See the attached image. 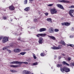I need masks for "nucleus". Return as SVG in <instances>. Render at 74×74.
Masks as SVG:
<instances>
[{"instance_id": "obj_1", "label": "nucleus", "mask_w": 74, "mask_h": 74, "mask_svg": "<svg viewBox=\"0 0 74 74\" xmlns=\"http://www.w3.org/2000/svg\"><path fill=\"white\" fill-rule=\"evenodd\" d=\"M51 14H57V10L55 8L51 9Z\"/></svg>"}, {"instance_id": "obj_2", "label": "nucleus", "mask_w": 74, "mask_h": 74, "mask_svg": "<svg viewBox=\"0 0 74 74\" xmlns=\"http://www.w3.org/2000/svg\"><path fill=\"white\" fill-rule=\"evenodd\" d=\"M8 41V38L7 37H4L2 39V42L3 43L7 42Z\"/></svg>"}, {"instance_id": "obj_3", "label": "nucleus", "mask_w": 74, "mask_h": 74, "mask_svg": "<svg viewBox=\"0 0 74 74\" xmlns=\"http://www.w3.org/2000/svg\"><path fill=\"white\" fill-rule=\"evenodd\" d=\"M62 48V46L60 45H59L58 47H54L52 48L53 49H60Z\"/></svg>"}, {"instance_id": "obj_4", "label": "nucleus", "mask_w": 74, "mask_h": 74, "mask_svg": "<svg viewBox=\"0 0 74 74\" xmlns=\"http://www.w3.org/2000/svg\"><path fill=\"white\" fill-rule=\"evenodd\" d=\"M73 12H74V10H70L69 11V14L72 17H74V16L72 14V13H73Z\"/></svg>"}, {"instance_id": "obj_5", "label": "nucleus", "mask_w": 74, "mask_h": 74, "mask_svg": "<svg viewBox=\"0 0 74 74\" xmlns=\"http://www.w3.org/2000/svg\"><path fill=\"white\" fill-rule=\"evenodd\" d=\"M59 2L60 3H69L70 2L68 1H66L65 0H59Z\"/></svg>"}, {"instance_id": "obj_6", "label": "nucleus", "mask_w": 74, "mask_h": 74, "mask_svg": "<svg viewBox=\"0 0 74 74\" xmlns=\"http://www.w3.org/2000/svg\"><path fill=\"white\" fill-rule=\"evenodd\" d=\"M57 6L58 7V8L62 9V10H64V8H63V5L61 4H58L57 5Z\"/></svg>"}, {"instance_id": "obj_7", "label": "nucleus", "mask_w": 74, "mask_h": 74, "mask_svg": "<svg viewBox=\"0 0 74 74\" xmlns=\"http://www.w3.org/2000/svg\"><path fill=\"white\" fill-rule=\"evenodd\" d=\"M42 41H43V38L42 37H40L39 38V43L40 44H42Z\"/></svg>"}, {"instance_id": "obj_8", "label": "nucleus", "mask_w": 74, "mask_h": 74, "mask_svg": "<svg viewBox=\"0 0 74 74\" xmlns=\"http://www.w3.org/2000/svg\"><path fill=\"white\" fill-rule=\"evenodd\" d=\"M23 74H31V72L28 71L27 70H24L23 71Z\"/></svg>"}, {"instance_id": "obj_9", "label": "nucleus", "mask_w": 74, "mask_h": 74, "mask_svg": "<svg viewBox=\"0 0 74 74\" xmlns=\"http://www.w3.org/2000/svg\"><path fill=\"white\" fill-rule=\"evenodd\" d=\"M21 49H15L14 50V52H16V53H17L18 52H21Z\"/></svg>"}, {"instance_id": "obj_10", "label": "nucleus", "mask_w": 74, "mask_h": 74, "mask_svg": "<svg viewBox=\"0 0 74 74\" xmlns=\"http://www.w3.org/2000/svg\"><path fill=\"white\" fill-rule=\"evenodd\" d=\"M11 67H13L14 68H16V67H21V65H10Z\"/></svg>"}, {"instance_id": "obj_11", "label": "nucleus", "mask_w": 74, "mask_h": 74, "mask_svg": "<svg viewBox=\"0 0 74 74\" xmlns=\"http://www.w3.org/2000/svg\"><path fill=\"white\" fill-rule=\"evenodd\" d=\"M47 30V29L45 28H42L40 29L39 30L40 32H45Z\"/></svg>"}, {"instance_id": "obj_12", "label": "nucleus", "mask_w": 74, "mask_h": 74, "mask_svg": "<svg viewBox=\"0 0 74 74\" xmlns=\"http://www.w3.org/2000/svg\"><path fill=\"white\" fill-rule=\"evenodd\" d=\"M9 9L11 11H13L15 9V8L13 5H11L9 7Z\"/></svg>"}, {"instance_id": "obj_13", "label": "nucleus", "mask_w": 74, "mask_h": 74, "mask_svg": "<svg viewBox=\"0 0 74 74\" xmlns=\"http://www.w3.org/2000/svg\"><path fill=\"white\" fill-rule=\"evenodd\" d=\"M65 72H66V73L70 72V69H69L68 67H65Z\"/></svg>"}, {"instance_id": "obj_14", "label": "nucleus", "mask_w": 74, "mask_h": 74, "mask_svg": "<svg viewBox=\"0 0 74 74\" xmlns=\"http://www.w3.org/2000/svg\"><path fill=\"white\" fill-rule=\"evenodd\" d=\"M47 36L48 37H49L51 38V39H52V40H56V38L54 36H50L49 35H47Z\"/></svg>"}, {"instance_id": "obj_15", "label": "nucleus", "mask_w": 74, "mask_h": 74, "mask_svg": "<svg viewBox=\"0 0 74 74\" xmlns=\"http://www.w3.org/2000/svg\"><path fill=\"white\" fill-rule=\"evenodd\" d=\"M65 67H64L63 68L60 67V70L61 71H62V72L63 73L64 71H65Z\"/></svg>"}, {"instance_id": "obj_16", "label": "nucleus", "mask_w": 74, "mask_h": 74, "mask_svg": "<svg viewBox=\"0 0 74 74\" xmlns=\"http://www.w3.org/2000/svg\"><path fill=\"white\" fill-rule=\"evenodd\" d=\"M30 7H27L24 9V10L25 11L28 12L30 10Z\"/></svg>"}, {"instance_id": "obj_17", "label": "nucleus", "mask_w": 74, "mask_h": 74, "mask_svg": "<svg viewBox=\"0 0 74 74\" xmlns=\"http://www.w3.org/2000/svg\"><path fill=\"white\" fill-rule=\"evenodd\" d=\"M49 31L50 33H54V31H53V29L52 28H51Z\"/></svg>"}, {"instance_id": "obj_18", "label": "nucleus", "mask_w": 74, "mask_h": 74, "mask_svg": "<svg viewBox=\"0 0 74 74\" xmlns=\"http://www.w3.org/2000/svg\"><path fill=\"white\" fill-rule=\"evenodd\" d=\"M47 21L50 23H52V19L51 18H48L47 19Z\"/></svg>"}, {"instance_id": "obj_19", "label": "nucleus", "mask_w": 74, "mask_h": 74, "mask_svg": "<svg viewBox=\"0 0 74 74\" xmlns=\"http://www.w3.org/2000/svg\"><path fill=\"white\" fill-rule=\"evenodd\" d=\"M10 48V46H7L6 47H4L3 49V50H5V49H7L8 48Z\"/></svg>"}, {"instance_id": "obj_20", "label": "nucleus", "mask_w": 74, "mask_h": 74, "mask_svg": "<svg viewBox=\"0 0 74 74\" xmlns=\"http://www.w3.org/2000/svg\"><path fill=\"white\" fill-rule=\"evenodd\" d=\"M11 72H12V73H17L18 71L15 70H10Z\"/></svg>"}, {"instance_id": "obj_21", "label": "nucleus", "mask_w": 74, "mask_h": 74, "mask_svg": "<svg viewBox=\"0 0 74 74\" xmlns=\"http://www.w3.org/2000/svg\"><path fill=\"white\" fill-rule=\"evenodd\" d=\"M23 62H18V61H17V64H23Z\"/></svg>"}, {"instance_id": "obj_22", "label": "nucleus", "mask_w": 74, "mask_h": 74, "mask_svg": "<svg viewBox=\"0 0 74 74\" xmlns=\"http://www.w3.org/2000/svg\"><path fill=\"white\" fill-rule=\"evenodd\" d=\"M17 61H13L10 63V64H17Z\"/></svg>"}, {"instance_id": "obj_23", "label": "nucleus", "mask_w": 74, "mask_h": 74, "mask_svg": "<svg viewBox=\"0 0 74 74\" xmlns=\"http://www.w3.org/2000/svg\"><path fill=\"white\" fill-rule=\"evenodd\" d=\"M61 44H62L63 45H66L65 42L63 40H62L61 41Z\"/></svg>"}, {"instance_id": "obj_24", "label": "nucleus", "mask_w": 74, "mask_h": 74, "mask_svg": "<svg viewBox=\"0 0 74 74\" xmlns=\"http://www.w3.org/2000/svg\"><path fill=\"white\" fill-rule=\"evenodd\" d=\"M65 26H69V25H70V23H65Z\"/></svg>"}, {"instance_id": "obj_25", "label": "nucleus", "mask_w": 74, "mask_h": 74, "mask_svg": "<svg viewBox=\"0 0 74 74\" xmlns=\"http://www.w3.org/2000/svg\"><path fill=\"white\" fill-rule=\"evenodd\" d=\"M46 35L45 34H41V37H45Z\"/></svg>"}, {"instance_id": "obj_26", "label": "nucleus", "mask_w": 74, "mask_h": 74, "mask_svg": "<svg viewBox=\"0 0 74 74\" xmlns=\"http://www.w3.org/2000/svg\"><path fill=\"white\" fill-rule=\"evenodd\" d=\"M36 36L37 37H40V36L41 37V34H38L36 35Z\"/></svg>"}, {"instance_id": "obj_27", "label": "nucleus", "mask_w": 74, "mask_h": 74, "mask_svg": "<svg viewBox=\"0 0 74 74\" xmlns=\"http://www.w3.org/2000/svg\"><path fill=\"white\" fill-rule=\"evenodd\" d=\"M63 64H66V65H67V66H69V64L67 63H66V62L63 61Z\"/></svg>"}, {"instance_id": "obj_28", "label": "nucleus", "mask_w": 74, "mask_h": 74, "mask_svg": "<svg viewBox=\"0 0 74 74\" xmlns=\"http://www.w3.org/2000/svg\"><path fill=\"white\" fill-rule=\"evenodd\" d=\"M25 53H26V52H22L20 53V55H24Z\"/></svg>"}, {"instance_id": "obj_29", "label": "nucleus", "mask_w": 74, "mask_h": 74, "mask_svg": "<svg viewBox=\"0 0 74 74\" xmlns=\"http://www.w3.org/2000/svg\"><path fill=\"white\" fill-rule=\"evenodd\" d=\"M38 63L37 62H35L34 63H33L32 64L33 66H35L36 65H37L38 64Z\"/></svg>"}, {"instance_id": "obj_30", "label": "nucleus", "mask_w": 74, "mask_h": 74, "mask_svg": "<svg viewBox=\"0 0 74 74\" xmlns=\"http://www.w3.org/2000/svg\"><path fill=\"white\" fill-rule=\"evenodd\" d=\"M7 51H8V52H9V53H11V50H10L7 49Z\"/></svg>"}, {"instance_id": "obj_31", "label": "nucleus", "mask_w": 74, "mask_h": 74, "mask_svg": "<svg viewBox=\"0 0 74 74\" xmlns=\"http://www.w3.org/2000/svg\"><path fill=\"white\" fill-rule=\"evenodd\" d=\"M27 0H25L24 1V3L25 4H27Z\"/></svg>"}, {"instance_id": "obj_32", "label": "nucleus", "mask_w": 74, "mask_h": 74, "mask_svg": "<svg viewBox=\"0 0 74 74\" xmlns=\"http://www.w3.org/2000/svg\"><path fill=\"white\" fill-rule=\"evenodd\" d=\"M45 54L43 53H42L40 54L41 56H44Z\"/></svg>"}, {"instance_id": "obj_33", "label": "nucleus", "mask_w": 74, "mask_h": 74, "mask_svg": "<svg viewBox=\"0 0 74 74\" xmlns=\"http://www.w3.org/2000/svg\"><path fill=\"white\" fill-rule=\"evenodd\" d=\"M33 56L35 59H36L37 58L36 57V56H35V54H33Z\"/></svg>"}, {"instance_id": "obj_34", "label": "nucleus", "mask_w": 74, "mask_h": 74, "mask_svg": "<svg viewBox=\"0 0 74 74\" xmlns=\"http://www.w3.org/2000/svg\"><path fill=\"white\" fill-rule=\"evenodd\" d=\"M54 31L55 32H59V29H54Z\"/></svg>"}, {"instance_id": "obj_35", "label": "nucleus", "mask_w": 74, "mask_h": 74, "mask_svg": "<svg viewBox=\"0 0 74 74\" xmlns=\"http://www.w3.org/2000/svg\"><path fill=\"white\" fill-rule=\"evenodd\" d=\"M53 5V4H49L47 5L48 6H49V7H51V6H52Z\"/></svg>"}, {"instance_id": "obj_36", "label": "nucleus", "mask_w": 74, "mask_h": 74, "mask_svg": "<svg viewBox=\"0 0 74 74\" xmlns=\"http://www.w3.org/2000/svg\"><path fill=\"white\" fill-rule=\"evenodd\" d=\"M69 8H74V6H71L69 7Z\"/></svg>"}, {"instance_id": "obj_37", "label": "nucleus", "mask_w": 74, "mask_h": 74, "mask_svg": "<svg viewBox=\"0 0 74 74\" xmlns=\"http://www.w3.org/2000/svg\"><path fill=\"white\" fill-rule=\"evenodd\" d=\"M62 65L61 64H58L57 65V67H61L62 66Z\"/></svg>"}, {"instance_id": "obj_38", "label": "nucleus", "mask_w": 74, "mask_h": 74, "mask_svg": "<svg viewBox=\"0 0 74 74\" xmlns=\"http://www.w3.org/2000/svg\"><path fill=\"white\" fill-rule=\"evenodd\" d=\"M44 14L46 16H48V14H49V13L48 12H46Z\"/></svg>"}, {"instance_id": "obj_39", "label": "nucleus", "mask_w": 74, "mask_h": 74, "mask_svg": "<svg viewBox=\"0 0 74 74\" xmlns=\"http://www.w3.org/2000/svg\"><path fill=\"white\" fill-rule=\"evenodd\" d=\"M24 64H28V62H23Z\"/></svg>"}, {"instance_id": "obj_40", "label": "nucleus", "mask_w": 74, "mask_h": 74, "mask_svg": "<svg viewBox=\"0 0 74 74\" xmlns=\"http://www.w3.org/2000/svg\"><path fill=\"white\" fill-rule=\"evenodd\" d=\"M34 22H37V19H35L34 20Z\"/></svg>"}, {"instance_id": "obj_41", "label": "nucleus", "mask_w": 74, "mask_h": 74, "mask_svg": "<svg viewBox=\"0 0 74 74\" xmlns=\"http://www.w3.org/2000/svg\"><path fill=\"white\" fill-rule=\"evenodd\" d=\"M70 47H74V45H70Z\"/></svg>"}, {"instance_id": "obj_42", "label": "nucleus", "mask_w": 74, "mask_h": 74, "mask_svg": "<svg viewBox=\"0 0 74 74\" xmlns=\"http://www.w3.org/2000/svg\"><path fill=\"white\" fill-rule=\"evenodd\" d=\"M67 59H68V60H69V61L71 60V58L70 57L68 58H67Z\"/></svg>"}, {"instance_id": "obj_43", "label": "nucleus", "mask_w": 74, "mask_h": 74, "mask_svg": "<svg viewBox=\"0 0 74 74\" xmlns=\"http://www.w3.org/2000/svg\"><path fill=\"white\" fill-rule=\"evenodd\" d=\"M7 17H4L3 18V19H4V20H5V19H7Z\"/></svg>"}, {"instance_id": "obj_44", "label": "nucleus", "mask_w": 74, "mask_h": 74, "mask_svg": "<svg viewBox=\"0 0 74 74\" xmlns=\"http://www.w3.org/2000/svg\"><path fill=\"white\" fill-rule=\"evenodd\" d=\"M62 26H64V25H65V23H62Z\"/></svg>"}, {"instance_id": "obj_45", "label": "nucleus", "mask_w": 74, "mask_h": 74, "mask_svg": "<svg viewBox=\"0 0 74 74\" xmlns=\"http://www.w3.org/2000/svg\"><path fill=\"white\" fill-rule=\"evenodd\" d=\"M71 65H73V66H74V62L71 63Z\"/></svg>"}, {"instance_id": "obj_46", "label": "nucleus", "mask_w": 74, "mask_h": 74, "mask_svg": "<svg viewBox=\"0 0 74 74\" xmlns=\"http://www.w3.org/2000/svg\"><path fill=\"white\" fill-rule=\"evenodd\" d=\"M73 37H74V36H70V38H73Z\"/></svg>"}, {"instance_id": "obj_47", "label": "nucleus", "mask_w": 74, "mask_h": 74, "mask_svg": "<svg viewBox=\"0 0 74 74\" xmlns=\"http://www.w3.org/2000/svg\"><path fill=\"white\" fill-rule=\"evenodd\" d=\"M62 58V56H60L59 57V59H61Z\"/></svg>"}, {"instance_id": "obj_48", "label": "nucleus", "mask_w": 74, "mask_h": 74, "mask_svg": "<svg viewBox=\"0 0 74 74\" xmlns=\"http://www.w3.org/2000/svg\"><path fill=\"white\" fill-rule=\"evenodd\" d=\"M62 56H65V54H64V53L62 54Z\"/></svg>"}, {"instance_id": "obj_49", "label": "nucleus", "mask_w": 74, "mask_h": 74, "mask_svg": "<svg viewBox=\"0 0 74 74\" xmlns=\"http://www.w3.org/2000/svg\"><path fill=\"white\" fill-rule=\"evenodd\" d=\"M2 38H3L2 37H0V40H1Z\"/></svg>"}, {"instance_id": "obj_50", "label": "nucleus", "mask_w": 74, "mask_h": 74, "mask_svg": "<svg viewBox=\"0 0 74 74\" xmlns=\"http://www.w3.org/2000/svg\"><path fill=\"white\" fill-rule=\"evenodd\" d=\"M72 30H74V28L72 27L71 29Z\"/></svg>"}, {"instance_id": "obj_51", "label": "nucleus", "mask_w": 74, "mask_h": 74, "mask_svg": "<svg viewBox=\"0 0 74 74\" xmlns=\"http://www.w3.org/2000/svg\"><path fill=\"white\" fill-rule=\"evenodd\" d=\"M34 0H29V1H34Z\"/></svg>"}, {"instance_id": "obj_52", "label": "nucleus", "mask_w": 74, "mask_h": 74, "mask_svg": "<svg viewBox=\"0 0 74 74\" xmlns=\"http://www.w3.org/2000/svg\"><path fill=\"white\" fill-rule=\"evenodd\" d=\"M18 40H21V39H18Z\"/></svg>"}, {"instance_id": "obj_53", "label": "nucleus", "mask_w": 74, "mask_h": 74, "mask_svg": "<svg viewBox=\"0 0 74 74\" xmlns=\"http://www.w3.org/2000/svg\"><path fill=\"white\" fill-rule=\"evenodd\" d=\"M68 45V46H70V45Z\"/></svg>"}, {"instance_id": "obj_54", "label": "nucleus", "mask_w": 74, "mask_h": 74, "mask_svg": "<svg viewBox=\"0 0 74 74\" xmlns=\"http://www.w3.org/2000/svg\"><path fill=\"white\" fill-rule=\"evenodd\" d=\"M52 68H53L52 67H51V69H52Z\"/></svg>"}]
</instances>
